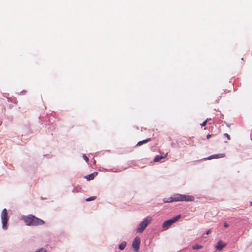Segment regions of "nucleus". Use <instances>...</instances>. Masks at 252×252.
Instances as JSON below:
<instances>
[{
  "label": "nucleus",
  "instance_id": "1",
  "mask_svg": "<svg viewBox=\"0 0 252 252\" xmlns=\"http://www.w3.org/2000/svg\"><path fill=\"white\" fill-rule=\"evenodd\" d=\"M194 200V197L193 196L176 193L169 198H164L163 202L170 203L177 201H193Z\"/></svg>",
  "mask_w": 252,
  "mask_h": 252
},
{
  "label": "nucleus",
  "instance_id": "2",
  "mask_svg": "<svg viewBox=\"0 0 252 252\" xmlns=\"http://www.w3.org/2000/svg\"><path fill=\"white\" fill-rule=\"evenodd\" d=\"M22 220L27 225L37 226L44 224V220L32 215L23 216Z\"/></svg>",
  "mask_w": 252,
  "mask_h": 252
},
{
  "label": "nucleus",
  "instance_id": "3",
  "mask_svg": "<svg viewBox=\"0 0 252 252\" xmlns=\"http://www.w3.org/2000/svg\"><path fill=\"white\" fill-rule=\"evenodd\" d=\"M152 219L150 217H146L143 221H142L136 229V231L138 233H142L147 225L151 223Z\"/></svg>",
  "mask_w": 252,
  "mask_h": 252
},
{
  "label": "nucleus",
  "instance_id": "4",
  "mask_svg": "<svg viewBox=\"0 0 252 252\" xmlns=\"http://www.w3.org/2000/svg\"><path fill=\"white\" fill-rule=\"evenodd\" d=\"M181 217V215H179L171 219L165 221H164L162 224V227L167 229L173 223L177 221Z\"/></svg>",
  "mask_w": 252,
  "mask_h": 252
},
{
  "label": "nucleus",
  "instance_id": "5",
  "mask_svg": "<svg viewBox=\"0 0 252 252\" xmlns=\"http://www.w3.org/2000/svg\"><path fill=\"white\" fill-rule=\"evenodd\" d=\"M1 222L2 224V228L3 229H6V224L8 220L7 212V210L4 208L2 211L1 214Z\"/></svg>",
  "mask_w": 252,
  "mask_h": 252
},
{
  "label": "nucleus",
  "instance_id": "6",
  "mask_svg": "<svg viewBox=\"0 0 252 252\" xmlns=\"http://www.w3.org/2000/svg\"><path fill=\"white\" fill-rule=\"evenodd\" d=\"M140 238L138 237L135 238V239H134V240L132 242V247L134 249V251L136 252H138L139 247H140Z\"/></svg>",
  "mask_w": 252,
  "mask_h": 252
},
{
  "label": "nucleus",
  "instance_id": "7",
  "mask_svg": "<svg viewBox=\"0 0 252 252\" xmlns=\"http://www.w3.org/2000/svg\"><path fill=\"white\" fill-rule=\"evenodd\" d=\"M226 244L221 241H219L217 243V245L216 246V248L218 250H221L226 246Z\"/></svg>",
  "mask_w": 252,
  "mask_h": 252
},
{
  "label": "nucleus",
  "instance_id": "8",
  "mask_svg": "<svg viewBox=\"0 0 252 252\" xmlns=\"http://www.w3.org/2000/svg\"><path fill=\"white\" fill-rule=\"evenodd\" d=\"M225 157V154H215V155H212L210 157H209L207 159H213V158H223Z\"/></svg>",
  "mask_w": 252,
  "mask_h": 252
},
{
  "label": "nucleus",
  "instance_id": "9",
  "mask_svg": "<svg viewBox=\"0 0 252 252\" xmlns=\"http://www.w3.org/2000/svg\"><path fill=\"white\" fill-rule=\"evenodd\" d=\"M97 175V172H94L93 173H91L89 175H88L85 177V178L88 181L93 180L94 177Z\"/></svg>",
  "mask_w": 252,
  "mask_h": 252
},
{
  "label": "nucleus",
  "instance_id": "10",
  "mask_svg": "<svg viewBox=\"0 0 252 252\" xmlns=\"http://www.w3.org/2000/svg\"><path fill=\"white\" fill-rule=\"evenodd\" d=\"M167 155V153L166 154V155H165V156H159V155H158L154 159V161L155 162H158V161H159L161 159L164 158Z\"/></svg>",
  "mask_w": 252,
  "mask_h": 252
},
{
  "label": "nucleus",
  "instance_id": "11",
  "mask_svg": "<svg viewBox=\"0 0 252 252\" xmlns=\"http://www.w3.org/2000/svg\"><path fill=\"white\" fill-rule=\"evenodd\" d=\"M126 243L125 241L122 242L119 246V248L121 250H124L126 246Z\"/></svg>",
  "mask_w": 252,
  "mask_h": 252
},
{
  "label": "nucleus",
  "instance_id": "12",
  "mask_svg": "<svg viewBox=\"0 0 252 252\" xmlns=\"http://www.w3.org/2000/svg\"><path fill=\"white\" fill-rule=\"evenodd\" d=\"M150 140V138H148V139H145V140H142V141H139L137 143L136 146H141L143 144L146 143L147 142L149 141Z\"/></svg>",
  "mask_w": 252,
  "mask_h": 252
},
{
  "label": "nucleus",
  "instance_id": "13",
  "mask_svg": "<svg viewBox=\"0 0 252 252\" xmlns=\"http://www.w3.org/2000/svg\"><path fill=\"white\" fill-rule=\"evenodd\" d=\"M203 248V246L202 245H195L192 246V249L193 250H198L202 249Z\"/></svg>",
  "mask_w": 252,
  "mask_h": 252
},
{
  "label": "nucleus",
  "instance_id": "14",
  "mask_svg": "<svg viewBox=\"0 0 252 252\" xmlns=\"http://www.w3.org/2000/svg\"><path fill=\"white\" fill-rule=\"evenodd\" d=\"M96 199V196H91L86 199V201H90L94 200Z\"/></svg>",
  "mask_w": 252,
  "mask_h": 252
},
{
  "label": "nucleus",
  "instance_id": "15",
  "mask_svg": "<svg viewBox=\"0 0 252 252\" xmlns=\"http://www.w3.org/2000/svg\"><path fill=\"white\" fill-rule=\"evenodd\" d=\"M83 158L84 159V160H85L86 162H88V161H89V158H88V157H87L85 155H83Z\"/></svg>",
  "mask_w": 252,
  "mask_h": 252
},
{
  "label": "nucleus",
  "instance_id": "16",
  "mask_svg": "<svg viewBox=\"0 0 252 252\" xmlns=\"http://www.w3.org/2000/svg\"><path fill=\"white\" fill-rule=\"evenodd\" d=\"M224 136L226 137L228 140H230V136H229V135L228 134L224 133Z\"/></svg>",
  "mask_w": 252,
  "mask_h": 252
},
{
  "label": "nucleus",
  "instance_id": "17",
  "mask_svg": "<svg viewBox=\"0 0 252 252\" xmlns=\"http://www.w3.org/2000/svg\"><path fill=\"white\" fill-rule=\"evenodd\" d=\"M35 252H46V251L43 249H41Z\"/></svg>",
  "mask_w": 252,
  "mask_h": 252
},
{
  "label": "nucleus",
  "instance_id": "18",
  "mask_svg": "<svg viewBox=\"0 0 252 252\" xmlns=\"http://www.w3.org/2000/svg\"><path fill=\"white\" fill-rule=\"evenodd\" d=\"M207 123V120H206L205 121H204V122H203L201 124V125L202 126H205L206 125Z\"/></svg>",
  "mask_w": 252,
  "mask_h": 252
},
{
  "label": "nucleus",
  "instance_id": "19",
  "mask_svg": "<svg viewBox=\"0 0 252 252\" xmlns=\"http://www.w3.org/2000/svg\"><path fill=\"white\" fill-rule=\"evenodd\" d=\"M211 136H212V134H208V135H207V139H209Z\"/></svg>",
  "mask_w": 252,
  "mask_h": 252
},
{
  "label": "nucleus",
  "instance_id": "20",
  "mask_svg": "<svg viewBox=\"0 0 252 252\" xmlns=\"http://www.w3.org/2000/svg\"><path fill=\"white\" fill-rule=\"evenodd\" d=\"M211 233V230H208V231H207V232H206V234H207V235H208V234H210Z\"/></svg>",
  "mask_w": 252,
  "mask_h": 252
},
{
  "label": "nucleus",
  "instance_id": "21",
  "mask_svg": "<svg viewBox=\"0 0 252 252\" xmlns=\"http://www.w3.org/2000/svg\"><path fill=\"white\" fill-rule=\"evenodd\" d=\"M228 226H229V225H228V224L227 223H226V222H225V223H224V226L225 227H228Z\"/></svg>",
  "mask_w": 252,
  "mask_h": 252
},
{
  "label": "nucleus",
  "instance_id": "22",
  "mask_svg": "<svg viewBox=\"0 0 252 252\" xmlns=\"http://www.w3.org/2000/svg\"><path fill=\"white\" fill-rule=\"evenodd\" d=\"M250 205H251V206H252V202H250Z\"/></svg>",
  "mask_w": 252,
  "mask_h": 252
}]
</instances>
